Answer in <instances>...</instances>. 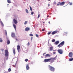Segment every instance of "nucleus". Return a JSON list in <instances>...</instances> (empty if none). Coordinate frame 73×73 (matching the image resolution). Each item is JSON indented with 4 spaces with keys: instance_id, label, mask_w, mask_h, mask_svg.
<instances>
[{
    "instance_id": "obj_31",
    "label": "nucleus",
    "mask_w": 73,
    "mask_h": 73,
    "mask_svg": "<svg viewBox=\"0 0 73 73\" xmlns=\"http://www.w3.org/2000/svg\"><path fill=\"white\" fill-rule=\"evenodd\" d=\"M1 25L3 27L4 26V24H3V22H1Z\"/></svg>"
},
{
    "instance_id": "obj_37",
    "label": "nucleus",
    "mask_w": 73,
    "mask_h": 73,
    "mask_svg": "<svg viewBox=\"0 0 73 73\" xmlns=\"http://www.w3.org/2000/svg\"><path fill=\"white\" fill-rule=\"evenodd\" d=\"M40 14H39L38 16V18H39V17H40Z\"/></svg>"
},
{
    "instance_id": "obj_40",
    "label": "nucleus",
    "mask_w": 73,
    "mask_h": 73,
    "mask_svg": "<svg viewBox=\"0 0 73 73\" xmlns=\"http://www.w3.org/2000/svg\"><path fill=\"white\" fill-rule=\"evenodd\" d=\"M70 5H72V3H70Z\"/></svg>"
},
{
    "instance_id": "obj_15",
    "label": "nucleus",
    "mask_w": 73,
    "mask_h": 73,
    "mask_svg": "<svg viewBox=\"0 0 73 73\" xmlns=\"http://www.w3.org/2000/svg\"><path fill=\"white\" fill-rule=\"evenodd\" d=\"M11 36L12 37H15V34L13 33H12Z\"/></svg>"
},
{
    "instance_id": "obj_1",
    "label": "nucleus",
    "mask_w": 73,
    "mask_h": 73,
    "mask_svg": "<svg viewBox=\"0 0 73 73\" xmlns=\"http://www.w3.org/2000/svg\"><path fill=\"white\" fill-rule=\"evenodd\" d=\"M50 59L49 62H50V63H53L54 62L55 60H56V57H54V58H49Z\"/></svg>"
},
{
    "instance_id": "obj_21",
    "label": "nucleus",
    "mask_w": 73,
    "mask_h": 73,
    "mask_svg": "<svg viewBox=\"0 0 73 73\" xmlns=\"http://www.w3.org/2000/svg\"><path fill=\"white\" fill-rule=\"evenodd\" d=\"M55 41H56V40L54 39L52 40V42H55Z\"/></svg>"
},
{
    "instance_id": "obj_43",
    "label": "nucleus",
    "mask_w": 73,
    "mask_h": 73,
    "mask_svg": "<svg viewBox=\"0 0 73 73\" xmlns=\"http://www.w3.org/2000/svg\"><path fill=\"white\" fill-rule=\"evenodd\" d=\"M46 54V52H44V53L43 54V56H44V54Z\"/></svg>"
},
{
    "instance_id": "obj_13",
    "label": "nucleus",
    "mask_w": 73,
    "mask_h": 73,
    "mask_svg": "<svg viewBox=\"0 0 73 73\" xmlns=\"http://www.w3.org/2000/svg\"><path fill=\"white\" fill-rule=\"evenodd\" d=\"M57 33V31H55L52 33V35H54V34H56Z\"/></svg>"
},
{
    "instance_id": "obj_28",
    "label": "nucleus",
    "mask_w": 73,
    "mask_h": 73,
    "mask_svg": "<svg viewBox=\"0 0 73 73\" xmlns=\"http://www.w3.org/2000/svg\"><path fill=\"white\" fill-rule=\"evenodd\" d=\"M27 23H28V22L27 21H26L25 22L24 24H25V25H26V24H27Z\"/></svg>"
},
{
    "instance_id": "obj_4",
    "label": "nucleus",
    "mask_w": 73,
    "mask_h": 73,
    "mask_svg": "<svg viewBox=\"0 0 73 73\" xmlns=\"http://www.w3.org/2000/svg\"><path fill=\"white\" fill-rule=\"evenodd\" d=\"M9 52H8V50H5V57H8V54Z\"/></svg>"
},
{
    "instance_id": "obj_44",
    "label": "nucleus",
    "mask_w": 73,
    "mask_h": 73,
    "mask_svg": "<svg viewBox=\"0 0 73 73\" xmlns=\"http://www.w3.org/2000/svg\"><path fill=\"white\" fill-rule=\"evenodd\" d=\"M31 40L32 41V39H33V37H31Z\"/></svg>"
},
{
    "instance_id": "obj_11",
    "label": "nucleus",
    "mask_w": 73,
    "mask_h": 73,
    "mask_svg": "<svg viewBox=\"0 0 73 73\" xmlns=\"http://www.w3.org/2000/svg\"><path fill=\"white\" fill-rule=\"evenodd\" d=\"M58 44H59V41H57L54 43V44L56 45H58Z\"/></svg>"
},
{
    "instance_id": "obj_8",
    "label": "nucleus",
    "mask_w": 73,
    "mask_h": 73,
    "mask_svg": "<svg viewBox=\"0 0 73 73\" xmlns=\"http://www.w3.org/2000/svg\"><path fill=\"white\" fill-rule=\"evenodd\" d=\"M73 52H70L68 55V56H69V57H72V56H73Z\"/></svg>"
},
{
    "instance_id": "obj_17",
    "label": "nucleus",
    "mask_w": 73,
    "mask_h": 73,
    "mask_svg": "<svg viewBox=\"0 0 73 73\" xmlns=\"http://www.w3.org/2000/svg\"><path fill=\"white\" fill-rule=\"evenodd\" d=\"M29 29H30L28 27H27L25 28V30L26 31H29Z\"/></svg>"
},
{
    "instance_id": "obj_47",
    "label": "nucleus",
    "mask_w": 73,
    "mask_h": 73,
    "mask_svg": "<svg viewBox=\"0 0 73 73\" xmlns=\"http://www.w3.org/2000/svg\"><path fill=\"white\" fill-rule=\"evenodd\" d=\"M43 24H44V23H45V22H43Z\"/></svg>"
},
{
    "instance_id": "obj_29",
    "label": "nucleus",
    "mask_w": 73,
    "mask_h": 73,
    "mask_svg": "<svg viewBox=\"0 0 73 73\" xmlns=\"http://www.w3.org/2000/svg\"><path fill=\"white\" fill-rule=\"evenodd\" d=\"M58 3L59 4H57V6H58V5H60V2H58Z\"/></svg>"
},
{
    "instance_id": "obj_5",
    "label": "nucleus",
    "mask_w": 73,
    "mask_h": 73,
    "mask_svg": "<svg viewBox=\"0 0 73 73\" xmlns=\"http://www.w3.org/2000/svg\"><path fill=\"white\" fill-rule=\"evenodd\" d=\"M57 51L59 53V54H62L63 53V50L62 49H58Z\"/></svg>"
},
{
    "instance_id": "obj_19",
    "label": "nucleus",
    "mask_w": 73,
    "mask_h": 73,
    "mask_svg": "<svg viewBox=\"0 0 73 73\" xmlns=\"http://www.w3.org/2000/svg\"><path fill=\"white\" fill-rule=\"evenodd\" d=\"M7 44H10V41L9 40H7Z\"/></svg>"
},
{
    "instance_id": "obj_48",
    "label": "nucleus",
    "mask_w": 73,
    "mask_h": 73,
    "mask_svg": "<svg viewBox=\"0 0 73 73\" xmlns=\"http://www.w3.org/2000/svg\"><path fill=\"white\" fill-rule=\"evenodd\" d=\"M16 40H17V39H16Z\"/></svg>"
},
{
    "instance_id": "obj_14",
    "label": "nucleus",
    "mask_w": 73,
    "mask_h": 73,
    "mask_svg": "<svg viewBox=\"0 0 73 73\" xmlns=\"http://www.w3.org/2000/svg\"><path fill=\"white\" fill-rule=\"evenodd\" d=\"M26 68L27 70H29V69L30 68L29 66V65L28 64H27V65L26 66Z\"/></svg>"
},
{
    "instance_id": "obj_20",
    "label": "nucleus",
    "mask_w": 73,
    "mask_h": 73,
    "mask_svg": "<svg viewBox=\"0 0 73 73\" xmlns=\"http://www.w3.org/2000/svg\"><path fill=\"white\" fill-rule=\"evenodd\" d=\"M13 27L14 28V29L16 30V25L14 24H13Z\"/></svg>"
},
{
    "instance_id": "obj_16",
    "label": "nucleus",
    "mask_w": 73,
    "mask_h": 73,
    "mask_svg": "<svg viewBox=\"0 0 73 73\" xmlns=\"http://www.w3.org/2000/svg\"><path fill=\"white\" fill-rule=\"evenodd\" d=\"M13 52L14 54H16V52H15V49H14V48H13Z\"/></svg>"
},
{
    "instance_id": "obj_42",
    "label": "nucleus",
    "mask_w": 73,
    "mask_h": 73,
    "mask_svg": "<svg viewBox=\"0 0 73 73\" xmlns=\"http://www.w3.org/2000/svg\"><path fill=\"white\" fill-rule=\"evenodd\" d=\"M29 45H30L29 42L28 43V45L29 46Z\"/></svg>"
},
{
    "instance_id": "obj_26",
    "label": "nucleus",
    "mask_w": 73,
    "mask_h": 73,
    "mask_svg": "<svg viewBox=\"0 0 73 73\" xmlns=\"http://www.w3.org/2000/svg\"><path fill=\"white\" fill-rule=\"evenodd\" d=\"M57 4V3L56 1H54L53 3V4Z\"/></svg>"
},
{
    "instance_id": "obj_38",
    "label": "nucleus",
    "mask_w": 73,
    "mask_h": 73,
    "mask_svg": "<svg viewBox=\"0 0 73 73\" xmlns=\"http://www.w3.org/2000/svg\"><path fill=\"white\" fill-rule=\"evenodd\" d=\"M5 34H6V36H7V31H5Z\"/></svg>"
},
{
    "instance_id": "obj_7",
    "label": "nucleus",
    "mask_w": 73,
    "mask_h": 73,
    "mask_svg": "<svg viewBox=\"0 0 73 73\" xmlns=\"http://www.w3.org/2000/svg\"><path fill=\"white\" fill-rule=\"evenodd\" d=\"M17 48L18 51V52H19V51H20V46L19 45H17Z\"/></svg>"
},
{
    "instance_id": "obj_9",
    "label": "nucleus",
    "mask_w": 73,
    "mask_h": 73,
    "mask_svg": "<svg viewBox=\"0 0 73 73\" xmlns=\"http://www.w3.org/2000/svg\"><path fill=\"white\" fill-rule=\"evenodd\" d=\"M50 57V55L49 54H47L45 55V57L46 58V57Z\"/></svg>"
},
{
    "instance_id": "obj_12",
    "label": "nucleus",
    "mask_w": 73,
    "mask_h": 73,
    "mask_svg": "<svg viewBox=\"0 0 73 73\" xmlns=\"http://www.w3.org/2000/svg\"><path fill=\"white\" fill-rule=\"evenodd\" d=\"M65 4V2H62L61 3H60V5H64Z\"/></svg>"
},
{
    "instance_id": "obj_32",
    "label": "nucleus",
    "mask_w": 73,
    "mask_h": 73,
    "mask_svg": "<svg viewBox=\"0 0 73 73\" xmlns=\"http://www.w3.org/2000/svg\"><path fill=\"white\" fill-rule=\"evenodd\" d=\"M50 33H51V32H49V33H48L47 34V35H50Z\"/></svg>"
},
{
    "instance_id": "obj_3",
    "label": "nucleus",
    "mask_w": 73,
    "mask_h": 73,
    "mask_svg": "<svg viewBox=\"0 0 73 73\" xmlns=\"http://www.w3.org/2000/svg\"><path fill=\"white\" fill-rule=\"evenodd\" d=\"M49 67L50 68V69L51 71H52V72H54V68L53 67L49 65Z\"/></svg>"
},
{
    "instance_id": "obj_39",
    "label": "nucleus",
    "mask_w": 73,
    "mask_h": 73,
    "mask_svg": "<svg viewBox=\"0 0 73 73\" xmlns=\"http://www.w3.org/2000/svg\"><path fill=\"white\" fill-rule=\"evenodd\" d=\"M53 54H56V52H53Z\"/></svg>"
},
{
    "instance_id": "obj_36",
    "label": "nucleus",
    "mask_w": 73,
    "mask_h": 73,
    "mask_svg": "<svg viewBox=\"0 0 73 73\" xmlns=\"http://www.w3.org/2000/svg\"><path fill=\"white\" fill-rule=\"evenodd\" d=\"M36 37H38V35L37 34H36Z\"/></svg>"
},
{
    "instance_id": "obj_25",
    "label": "nucleus",
    "mask_w": 73,
    "mask_h": 73,
    "mask_svg": "<svg viewBox=\"0 0 73 73\" xmlns=\"http://www.w3.org/2000/svg\"><path fill=\"white\" fill-rule=\"evenodd\" d=\"M8 72H11V69L10 68H9V69H8Z\"/></svg>"
},
{
    "instance_id": "obj_46",
    "label": "nucleus",
    "mask_w": 73,
    "mask_h": 73,
    "mask_svg": "<svg viewBox=\"0 0 73 73\" xmlns=\"http://www.w3.org/2000/svg\"><path fill=\"white\" fill-rule=\"evenodd\" d=\"M48 23H49V24H50V21L48 22Z\"/></svg>"
},
{
    "instance_id": "obj_23",
    "label": "nucleus",
    "mask_w": 73,
    "mask_h": 73,
    "mask_svg": "<svg viewBox=\"0 0 73 73\" xmlns=\"http://www.w3.org/2000/svg\"><path fill=\"white\" fill-rule=\"evenodd\" d=\"M7 2L8 3H11V1L10 0H7Z\"/></svg>"
},
{
    "instance_id": "obj_35",
    "label": "nucleus",
    "mask_w": 73,
    "mask_h": 73,
    "mask_svg": "<svg viewBox=\"0 0 73 73\" xmlns=\"http://www.w3.org/2000/svg\"><path fill=\"white\" fill-rule=\"evenodd\" d=\"M34 14V12H32L31 13V15H33Z\"/></svg>"
},
{
    "instance_id": "obj_18",
    "label": "nucleus",
    "mask_w": 73,
    "mask_h": 73,
    "mask_svg": "<svg viewBox=\"0 0 73 73\" xmlns=\"http://www.w3.org/2000/svg\"><path fill=\"white\" fill-rule=\"evenodd\" d=\"M53 47H50V51H52V50H53Z\"/></svg>"
},
{
    "instance_id": "obj_2",
    "label": "nucleus",
    "mask_w": 73,
    "mask_h": 73,
    "mask_svg": "<svg viewBox=\"0 0 73 73\" xmlns=\"http://www.w3.org/2000/svg\"><path fill=\"white\" fill-rule=\"evenodd\" d=\"M64 44H65V42L64 41H62L57 46L59 48L62 47L64 45Z\"/></svg>"
},
{
    "instance_id": "obj_27",
    "label": "nucleus",
    "mask_w": 73,
    "mask_h": 73,
    "mask_svg": "<svg viewBox=\"0 0 73 73\" xmlns=\"http://www.w3.org/2000/svg\"><path fill=\"white\" fill-rule=\"evenodd\" d=\"M3 40L1 39V38H0V42H2Z\"/></svg>"
},
{
    "instance_id": "obj_34",
    "label": "nucleus",
    "mask_w": 73,
    "mask_h": 73,
    "mask_svg": "<svg viewBox=\"0 0 73 73\" xmlns=\"http://www.w3.org/2000/svg\"><path fill=\"white\" fill-rule=\"evenodd\" d=\"M30 36H33V34H29Z\"/></svg>"
},
{
    "instance_id": "obj_30",
    "label": "nucleus",
    "mask_w": 73,
    "mask_h": 73,
    "mask_svg": "<svg viewBox=\"0 0 73 73\" xmlns=\"http://www.w3.org/2000/svg\"><path fill=\"white\" fill-rule=\"evenodd\" d=\"M25 61H26V62H27L28 61V59H25Z\"/></svg>"
},
{
    "instance_id": "obj_24",
    "label": "nucleus",
    "mask_w": 73,
    "mask_h": 73,
    "mask_svg": "<svg viewBox=\"0 0 73 73\" xmlns=\"http://www.w3.org/2000/svg\"><path fill=\"white\" fill-rule=\"evenodd\" d=\"M26 12L27 13H29V12H28V10L27 9H25Z\"/></svg>"
},
{
    "instance_id": "obj_33",
    "label": "nucleus",
    "mask_w": 73,
    "mask_h": 73,
    "mask_svg": "<svg viewBox=\"0 0 73 73\" xmlns=\"http://www.w3.org/2000/svg\"><path fill=\"white\" fill-rule=\"evenodd\" d=\"M30 8L31 11H32V7H31V6H30Z\"/></svg>"
},
{
    "instance_id": "obj_10",
    "label": "nucleus",
    "mask_w": 73,
    "mask_h": 73,
    "mask_svg": "<svg viewBox=\"0 0 73 73\" xmlns=\"http://www.w3.org/2000/svg\"><path fill=\"white\" fill-rule=\"evenodd\" d=\"M50 60V59L49 58L47 59H44V61L45 62H49Z\"/></svg>"
},
{
    "instance_id": "obj_41",
    "label": "nucleus",
    "mask_w": 73,
    "mask_h": 73,
    "mask_svg": "<svg viewBox=\"0 0 73 73\" xmlns=\"http://www.w3.org/2000/svg\"><path fill=\"white\" fill-rule=\"evenodd\" d=\"M42 31H45V29H43L42 30Z\"/></svg>"
},
{
    "instance_id": "obj_49",
    "label": "nucleus",
    "mask_w": 73,
    "mask_h": 73,
    "mask_svg": "<svg viewBox=\"0 0 73 73\" xmlns=\"http://www.w3.org/2000/svg\"><path fill=\"white\" fill-rule=\"evenodd\" d=\"M48 0V1H50V0Z\"/></svg>"
},
{
    "instance_id": "obj_22",
    "label": "nucleus",
    "mask_w": 73,
    "mask_h": 73,
    "mask_svg": "<svg viewBox=\"0 0 73 73\" xmlns=\"http://www.w3.org/2000/svg\"><path fill=\"white\" fill-rule=\"evenodd\" d=\"M73 58H70L69 59V61H73Z\"/></svg>"
},
{
    "instance_id": "obj_45",
    "label": "nucleus",
    "mask_w": 73,
    "mask_h": 73,
    "mask_svg": "<svg viewBox=\"0 0 73 73\" xmlns=\"http://www.w3.org/2000/svg\"><path fill=\"white\" fill-rule=\"evenodd\" d=\"M48 7H49V6H50V5L49 4H48Z\"/></svg>"
},
{
    "instance_id": "obj_6",
    "label": "nucleus",
    "mask_w": 73,
    "mask_h": 73,
    "mask_svg": "<svg viewBox=\"0 0 73 73\" xmlns=\"http://www.w3.org/2000/svg\"><path fill=\"white\" fill-rule=\"evenodd\" d=\"M13 22L14 23V24H17L18 22H17V21L16 20V19H14L13 20Z\"/></svg>"
}]
</instances>
